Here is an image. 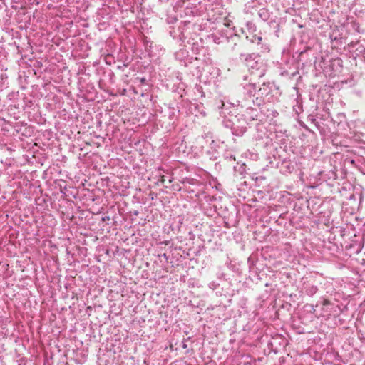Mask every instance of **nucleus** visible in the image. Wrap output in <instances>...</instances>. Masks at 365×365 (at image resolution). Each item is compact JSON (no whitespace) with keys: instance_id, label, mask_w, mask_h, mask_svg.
Masks as SVG:
<instances>
[{"instance_id":"nucleus-3","label":"nucleus","mask_w":365,"mask_h":365,"mask_svg":"<svg viewBox=\"0 0 365 365\" xmlns=\"http://www.w3.org/2000/svg\"><path fill=\"white\" fill-rule=\"evenodd\" d=\"M343 68V61L340 58H333L329 61V64L324 67L326 72H329V75L335 76L341 73Z\"/></svg>"},{"instance_id":"nucleus-13","label":"nucleus","mask_w":365,"mask_h":365,"mask_svg":"<svg viewBox=\"0 0 365 365\" xmlns=\"http://www.w3.org/2000/svg\"><path fill=\"white\" fill-rule=\"evenodd\" d=\"M252 102L254 105L260 107L261 106L264 105L267 101V99L264 98L262 96H258L252 100Z\"/></svg>"},{"instance_id":"nucleus-7","label":"nucleus","mask_w":365,"mask_h":365,"mask_svg":"<svg viewBox=\"0 0 365 365\" xmlns=\"http://www.w3.org/2000/svg\"><path fill=\"white\" fill-rule=\"evenodd\" d=\"M294 169L289 159L285 158L281 162L280 170L283 173H291Z\"/></svg>"},{"instance_id":"nucleus-16","label":"nucleus","mask_w":365,"mask_h":365,"mask_svg":"<svg viewBox=\"0 0 365 365\" xmlns=\"http://www.w3.org/2000/svg\"><path fill=\"white\" fill-rule=\"evenodd\" d=\"M163 257H164V258H165L166 259H168V256H167V255H166L165 253H164V254L163 255Z\"/></svg>"},{"instance_id":"nucleus-14","label":"nucleus","mask_w":365,"mask_h":365,"mask_svg":"<svg viewBox=\"0 0 365 365\" xmlns=\"http://www.w3.org/2000/svg\"><path fill=\"white\" fill-rule=\"evenodd\" d=\"M140 83H141V84H145V82H146V80H145V78H141L140 79Z\"/></svg>"},{"instance_id":"nucleus-1","label":"nucleus","mask_w":365,"mask_h":365,"mask_svg":"<svg viewBox=\"0 0 365 365\" xmlns=\"http://www.w3.org/2000/svg\"><path fill=\"white\" fill-rule=\"evenodd\" d=\"M232 41H234L233 45L230 48L232 55L235 57L239 56L240 60L242 59L248 51L247 43L241 41L237 36L232 38Z\"/></svg>"},{"instance_id":"nucleus-12","label":"nucleus","mask_w":365,"mask_h":365,"mask_svg":"<svg viewBox=\"0 0 365 365\" xmlns=\"http://www.w3.org/2000/svg\"><path fill=\"white\" fill-rule=\"evenodd\" d=\"M256 85L255 83H248L245 86V90L249 96H254L256 91Z\"/></svg>"},{"instance_id":"nucleus-17","label":"nucleus","mask_w":365,"mask_h":365,"mask_svg":"<svg viewBox=\"0 0 365 365\" xmlns=\"http://www.w3.org/2000/svg\"><path fill=\"white\" fill-rule=\"evenodd\" d=\"M264 74V71H262V72H260L259 76H263Z\"/></svg>"},{"instance_id":"nucleus-11","label":"nucleus","mask_w":365,"mask_h":365,"mask_svg":"<svg viewBox=\"0 0 365 365\" xmlns=\"http://www.w3.org/2000/svg\"><path fill=\"white\" fill-rule=\"evenodd\" d=\"M246 115L249 118L250 120H257V110L251 107L248 108L246 110Z\"/></svg>"},{"instance_id":"nucleus-19","label":"nucleus","mask_w":365,"mask_h":365,"mask_svg":"<svg viewBox=\"0 0 365 365\" xmlns=\"http://www.w3.org/2000/svg\"><path fill=\"white\" fill-rule=\"evenodd\" d=\"M257 39H258V41H259H259H262V37H258V38H257Z\"/></svg>"},{"instance_id":"nucleus-20","label":"nucleus","mask_w":365,"mask_h":365,"mask_svg":"<svg viewBox=\"0 0 365 365\" xmlns=\"http://www.w3.org/2000/svg\"><path fill=\"white\" fill-rule=\"evenodd\" d=\"M274 22H275V21L271 20L270 24L274 23Z\"/></svg>"},{"instance_id":"nucleus-2","label":"nucleus","mask_w":365,"mask_h":365,"mask_svg":"<svg viewBox=\"0 0 365 365\" xmlns=\"http://www.w3.org/2000/svg\"><path fill=\"white\" fill-rule=\"evenodd\" d=\"M261 61V58L259 56L255 54V53H246L245 56L242 59L240 60L242 63H245L247 67L254 69H259L258 65L262 64V62H259Z\"/></svg>"},{"instance_id":"nucleus-18","label":"nucleus","mask_w":365,"mask_h":365,"mask_svg":"<svg viewBox=\"0 0 365 365\" xmlns=\"http://www.w3.org/2000/svg\"><path fill=\"white\" fill-rule=\"evenodd\" d=\"M186 347H187L186 344L183 343V344H182V348L185 349Z\"/></svg>"},{"instance_id":"nucleus-8","label":"nucleus","mask_w":365,"mask_h":365,"mask_svg":"<svg viewBox=\"0 0 365 365\" xmlns=\"http://www.w3.org/2000/svg\"><path fill=\"white\" fill-rule=\"evenodd\" d=\"M323 309L326 310H334L336 314H339V311L341 310L340 307L336 304H332L328 299H324L322 302Z\"/></svg>"},{"instance_id":"nucleus-9","label":"nucleus","mask_w":365,"mask_h":365,"mask_svg":"<svg viewBox=\"0 0 365 365\" xmlns=\"http://www.w3.org/2000/svg\"><path fill=\"white\" fill-rule=\"evenodd\" d=\"M304 289L305 294L309 297H312L318 291V288L317 287V286L312 284L310 283H304Z\"/></svg>"},{"instance_id":"nucleus-4","label":"nucleus","mask_w":365,"mask_h":365,"mask_svg":"<svg viewBox=\"0 0 365 365\" xmlns=\"http://www.w3.org/2000/svg\"><path fill=\"white\" fill-rule=\"evenodd\" d=\"M272 92V86L269 82L263 83L262 87H260L257 91L258 96H262L267 102H271L273 98L272 95H270Z\"/></svg>"},{"instance_id":"nucleus-5","label":"nucleus","mask_w":365,"mask_h":365,"mask_svg":"<svg viewBox=\"0 0 365 365\" xmlns=\"http://www.w3.org/2000/svg\"><path fill=\"white\" fill-rule=\"evenodd\" d=\"M232 133L236 136H242L247 130L245 120H237V123H233L231 127Z\"/></svg>"},{"instance_id":"nucleus-15","label":"nucleus","mask_w":365,"mask_h":365,"mask_svg":"<svg viewBox=\"0 0 365 365\" xmlns=\"http://www.w3.org/2000/svg\"><path fill=\"white\" fill-rule=\"evenodd\" d=\"M110 217H109V216H106V217H103L102 218V220H103V221H106V220H110Z\"/></svg>"},{"instance_id":"nucleus-6","label":"nucleus","mask_w":365,"mask_h":365,"mask_svg":"<svg viewBox=\"0 0 365 365\" xmlns=\"http://www.w3.org/2000/svg\"><path fill=\"white\" fill-rule=\"evenodd\" d=\"M346 48L351 53H356V55L363 53L365 50L359 41L349 43Z\"/></svg>"},{"instance_id":"nucleus-10","label":"nucleus","mask_w":365,"mask_h":365,"mask_svg":"<svg viewBox=\"0 0 365 365\" xmlns=\"http://www.w3.org/2000/svg\"><path fill=\"white\" fill-rule=\"evenodd\" d=\"M259 16L264 21H268L270 19L271 13L266 8H262L258 12Z\"/></svg>"}]
</instances>
